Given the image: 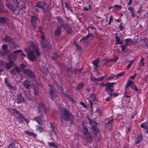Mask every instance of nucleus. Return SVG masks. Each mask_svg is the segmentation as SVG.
Listing matches in <instances>:
<instances>
[{
	"instance_id": "nucleus-30",
	"label": "nucleus",
	"mask_w": 148,
	"mask_h": 148,
	"mask_svg": "<svg viewBox=\"0 0 148 148\" xmlns=\"http://www.w3.org/2000/svg\"><path fill=\"white\" fill-rule=\"evenodd\" d=\"M23 85L25 88L27 89H28L29 88V87L30 86L29 82L27 80L24 81L23 82Z\"/></svg>"
},
{
	"instance_id": "nucleus-43",
	"label": "nucleus",
	"mask_w": 148,
	"mask_h": 148,
	"mask_svg": "<svg viewBox=\"0 0 148 148\" xmlns=\"http://www.w3.org/2000/svg\"><path fill=\"white\" fill-rule=\"evenodd\" d=\"M106 77V76L105 75V76H102L101 77H100L97 78V81L100 82V81H102L103 80V79Z\"/></svg>"
},
{
	"instance_id": "nucleus-59",
	"label": "nucleus",
	"mask_w": 148,
	"mask_h": 148,
	"mask_svg": "<svg viewBox=\"0 0 148 148\" xmlns=\"http://www.w3.org/2000/svg\"><path fill=\"white\" fill-rule=\"evenodd\" d=\"M128 9L130 12H132L134 11V9L132 7H129Z\"/></svg>"
},
{
	"instance_id": "nucleus-56",
	"label": "nucleus",
	"mask_w": 148,
	"mask_h": 148,
	"mask_svg": "<svg viewBox=\"0 0 148 148\" xmlns=\"http://www.w3.org/2000/svg\"><path fill=\"white\" fill-rule=\"evenodd\" d=\"M14 145V142H12L10 143L9 146L8 147V148H13Z\"/></svg>"
},
{
	"instance_id": "nucleus-12",
	"label": "nucleus",
	"mask_w": 148,
	"mask_h": 148,
	"mask_svg": "<svg viewBox=\"0 0 148 148\" xmlns=\"http://www.w3.org/2000/svg\"><path fill=\"white\" fill-rule=\"evenodd\" d=\"M66 32L69 34H71L72 32V27L68 23L65 24L64 27Z\"/></svg>"
},
{
	"instance_id": "nucleus-60",
	"label": "nucleus",
	"mask_w": 148,
	"mask_h": 148,
	"mask_svg": "<svg viewBox=\"0 0 148 148\" xmlns=\"http://www.w3.org/2000/svg\"><path fill=\"white\" fill-rule=\"evenodd\" d=\"M127 83L130 85H133V84L134 83L133 82L132 80H130L127 81Z\"/></svg>"
},
{
	"instance_id": "nucleus-20",
	"label": "nucleus",
	"mask_w": 148,
	"mask_h": 148,
	"mask_svg": "<svg viewBox=\"0 0 148 148\" xmlns=\"http://www.w3.org/2000/svg\"><path fill=\"white\" fill-rule=\"evenodd\" d=\"M3 40L8 42H11L13 41V38L12 37L8 35H6L3 38Z\"/></svg>"
},
{
	"instance_id": "nucleus-49",
	"label": "nucleus",
	"mask_w": 148,
	"mask_h": 148,
	"mask_svg": "<svg viewBox=\"0 0 148 148\" xmlns=\"http://www.w3.org/2000/svg\"><path fill=\"white\" fill-rule=\"evenodd\" d=\"M10 75H16V73L15 71H14V68L11 70L10 72Z\"/></svg>"
},
{
	"instance_id": "nucleus-22",
	"label": "nucleus",
	"mask_w": 148,
	"mask_h": 148,
	"mask_svg": "<svg viewBox=\"0 0 148 148\" xmlns=\"http://www.w3.org/2000/svg\"><path fill=\"white\" fill-rule=\"evenodd\" d=\"M113 123V119H112L110 121L108 122L106 124V126L108 127V129L111 130L112 127V125Z\"/></svg>"
},
{
	"instance_id": "nucleus-9",
	"label": "nucleus",
	"mask_w": 148,
	"mask_h": 148,
	"mask_svg": "<svg viewBox=\"0 0 148 148\" xmlns=\"http://www.w3.org/2000/svg\"><path fill=\"white\" fill-rule=\"evenodd\" d=\"M30 20L32 25L33 27L34 30H35L37 27V22L38 18L36 16L34 15H32L31 16Z\"/></svg>"
},
{
	"instance_id": "nucleus-17",
	"label": "nucleus",
	"mask_w": 148,
	"mask_h": 148,
	"mask_svg": "<svg viewBox=\"0 0 148 148\" xmlns=\"http://www.w3.org/2000/svg\"><path fill=\"white\" fill-rule=\"evenodd\" d=\"M56 18L58 22L60 24V26L63 27L65 23H64V21L62 18L60 16H57Z\"/></svg>"
},
{
	"instance_id": "nucleus-6",
	"label": "nucleus",
	"mask_w": 148,
	"mask_h": 148,
	"mask_svg": "<svg viewBox=\"0 0 148 148\" xmlns=\"http://www.w3.org/2000/svg\"><path fill=\"white\" fill-rule=\"evenodd\" d=\"M37 108L38 112L39 114H42L44 112L46 113L48 110L47 106L42 103H39Z\"/></svg>"
},
{
	"instance_id": "nucleus-11",
	"label": "nucleus",
	"mask_w": 148,
	"mask_h": 148,
	"mask_svg": "<svg viewBox=\"0 0 148 148\" xmlns=\"http://www.w3.org/2000/svg\"><path fill=\"white\" fill-rule=\"evenodd\" d=\"M62 28L60 25H58L54 32V36H60L62 34Z\"/></svg>"
},
{
	"instance_id": "nucleus-41",
	"label": "nucleus",
	"mask_w": 148,
	"mask_h": 148,
	"mask_svg": "<svg viewBox=\"0 0 148 148\" xmlns=\"http://www.w3.org/2000/svg\"><path fill=\"white\" fill-rule=\"evenodd\" d=\"M130 87L135 92L138 91V90L135 85H132L130 86Z\"/></svg>"
},
{
	"instance_id": "nucleus-50",
	"label": "nucleus",
	"mask_w": 148,
	"mask_h": 148,
	"mask_svg": "<svg viewBox=\"0 0 148 148\" xmlns=\"http://www.w3.org/2000/svg\"><path fill=\"white\" fill-rule=\"evenodd\" d=\"M147 40L146 38H143L141 39L140 40V42H141V44H143V43H145L146 42V40Z\"/></svg>"
},
{
	"instance_id": "nucleus-47",
	"label": "nucleus",
	"mask_w": 148,
	"mask_h": 148,
	"mask_svg": "<svg viewBox=\"0 0 148 148\" xmlns=\"http://www.w3.org/2000/svg\"><path fill=\"white\" fill-rule=\"evenodd\" d=\"M5 66L6 69H10L12 66V64H10L8 63H6Z\"/></svg>"
},
{
	"instance_id": "nucleus-21",
	"label": "nucleus",
	"mask_w": 148,
	"mask_h": 148,
	"mask_svg": "<svg viewBox=\"0 0 148 148\" xmlns=\"http://www.w3.org/2000/svg\"><path fill=\"white\" fill-rule=\"evenodd\" d=\"M140 127L145 130L148 129V121L144 122L141 124Z\"/></svg>"
},
{
	"instance_id": "nucleus-64",
	"label": "nucleus",
	"mask_w": 148,
	"mask_h": 148,
	"mask_svg": "<svg viewBox=\"0 0 148 148\" xmlns=\"http://www.w3.org/2000/svg\"><path fill=\"white\" fill-rule=\"evenodd\" d=\"M112 98V97H111V96H110L109 97H108L106 98L105 100L106 101H109L110 100V99Z\"/></svg>"
},
{
	"instance_id": "nucleus-34",
	"label": "nucleus",
	"mask_w": 148,
	"mask_h": 148,
	"mask_svg": "<svg viewBox=\"0 0 148 148\" xmlns=\"http://www.w3.org/2000/svg\"><path fill=\"white\" fill-rule=\"evenodd\" d=\"M14 71L16 72V73L18 74L21 72V70L20 69L19 67L18 66H16L14 68Z\"/></svg>"
},
{
	"instance_id": "nucleus-24",
	"label": "nucleus",
	"mask_w": 148,
	"mask_h": 148,
	"mask_svg": "<svg viewBox=\"0 0 148 148\" xmlns=\"http://www.w3.org/2000/svg\"><path fill=\"white\" fill-rule=\"evenodd\" d=\"M5 82L6 84L8 86V87L11 90H16V88L14 86H12L5 79Z\"/></svg>"
},
{
	"instance_id": "nucleus-38",
	"label": "nucleus",
	"mask_w": 148,
	"mask_h": 148,
	"mask_svg": "<svg viewBox=\"0 0 148 148\" xmlns=\"http://www.w3.org/2000/svg\"><path fill=\"white\" fill-rule=\"evenodd\" d=\"M143 7L141 5H140V7L137 11V13L138 14H140V13L143 12L144 10L142 9Z\"/></svg>"
},
{
	"instance_id": "nucleus-1",
	"label": "nucleus",
	"mask_w": 148,
	"mask_h": 148,
	"mask_svg": "<svg viewBox=\"0 0 148 148\" xmlns=\"http://www.w3.org/2000/svg\"><path fill=\"white\" fill-rule=\"evenodd\" d=\"M29 49H24L25 51L27 53L28 58L29 60L33 62L38 58L40 55L39 49L35 44L31 40L28 41Z\"/></svg>"
},
{
	"instance_id": "nucleus-40",
	"label": "nucleus",
	"mask_w": 148,
	"mask_h": 148,
	"mask_svg": "<svg viewBox=\"0 0 148 148\" xmlns=\"http://www.w3.org/2000/svg\"><path fill=\"white\" fill-rule=\"evenodd\" d=\"M48 145L51 147H57V145L56 144L54 143L48 142Z\"/></svg>"
},
{
	"instance_id": "nucleus-7",
	"label": "nucleus",
	"mask_w": 148,
	"mask_h": 148,
	"mask_svg": "<svg viewBox=\"0 0 148 148\" xmlns=\"http://www.w3.org/2000/svg\"><path fill=\"white\" fill-rule=\"evenodd\" d=\"M48 135L50 136H52L53 134L55 135L56 134L57 130L53 124L51 123L50 126L48 127Z\"/></svg>"
},
{
	"instance_id": "nucleus-58",
	"label": "nucleus",
	"mask_w": 148,
	"mask_h": 148,
	"mask_svg": "<svg viewBox=\"0 0 148 148\" xmlns=\"http://www.w3.org/2000/svg\"><path fill=\"white\" fill-rule=\"evenodd\" d=\"M126 46L125 45V46L124 45H121V50L123 51H124L125 50L126 47Z\"/></svg>"
},
{
	"instance_id": "nucleus-46",
	"label": "nucleus",
	"mask_w": 148,
	"mask_h": 148,
	"mask_svg": "<svg viewBox=\"0 0 148 148\" xmlns=\"http://www.w3.org/2000/svg\"><path fill=\"white\" fill-rule=\"evenodd\" d=\"M144 60V59L142 57L140 60V62L139 63V66H143L144 65V63L143 62Z\"/></svg>"
},
{
	"instance_id": "nucleus-32",
	"label": "nucleus",
	"mask_w": 148,
	"mask_h": 148,
	"mask_svg": "<svg viewBox=\"0 0 148 148\" xmlns=\"http://www.w3.org/2000/svg\"><path fill=\"white\" fill-rule=\"evenodd\" d=\"M116 44L121 45L123 43V42L121 41L119 37L118 36H116L115 38Z\"/></svg>"
},
{
	"instance_id": "nucleus-3",
	"label": "nucleus",
	"mask_w": 148,
	"mask_h": 148,
	"mask_svg": "<svg viewBox=\"0 0 148 148\" xmlns=\"http://www.w3.org/2000/svg\"><path fill=\"white\" fill-rule=\"evenodd\" d=\"M12 1L15 4L16 10L17 11L25 9L26 8L25 3L21 0H12Z\"/></svg>"
},
{
	"instance_id": "nucleus-5",
	"label": "nucleus",
	"mask_w": 148,
	"mask_h": 148,
	"mask_svg": "<svg viewBox=\"0 0 148 148\" xmlns=\"http://www.w3.org/2000/svg\"><path fill=\"white\" fill-rule=\"evenodd\" d=\"M88 119L89 121L88 123L91 126L94 133L96 134L99 132V130L97 127L98 123L95 121L91 119L89 117H88Z\"/></svg>"
},
{
	"instance_id": "nucleus-8",
	"label": "nucleus",
	"mask_w": 148,
	"mask_h": 148,
	"mask_svg": "<svg viewBox=\"0 0 148 148\" xmlns=\"http://www.w3.org/2000/svg\"><path fill=\"white\" fill-rule=\"evenodd\" d=\"M114 82H107V83L104 85L106 87V90L108 92V94L112 92L114 90L113 89V86L114 84Z\"/></svg>"
},
{
	"instance_id": "nucleus-54",
	"label": "nucleus",
	"mask_w": 148,
	"mask_h": 148,
	"mask_svg": "<svg viewBox=\"0 0 148 148\" xmlns=\"http://www.w3.org/2000/svg\"><path fill=\"white\" fill-rule=\"evenodd\" d=\"M20 67L21 69H23H23H24V68H25L26 67V66L24 64L22 63L20 64Z\"/></svg>"
},
{
	"instance_id": "nucleus-39",
	"label": "nucleus",
	"mask_w": 148,
	"mask_h": 148,
	"mask_svg": "<svg viewBox=\"0 0 148 148\" xmlns=\"http://www.w3.org/2000/svg\"><path fill=\"white\" fill-rule=\"evenodd\" d=\"M108 94L110 95L111 97L112 98L118 96L119 94L118 93L110 92Z\"/></svg>"
},
{
	"instance_id": "nucleus-31",
	"label": "nucleus",
	"mask_w": 148,
	"mask_h": 148,
	"mask_svg": "<svg viewBox=\"0 0 148 148\" xmlns=\"http://www.w3.org/2000/svg\"><path fill=\"white\" fill-rule=\"evenodd\" d=\"M83 133L84 135L85 136H89V134L88 132V129L86 127H84V128Z\"/></svg>"
},
{
	"instance_id": "nucleus-37",
	"label": "nucleus",
	"mask_w": 148,
	"mask_h": 148,
	"mask_svg": "<svg viewBox=\"0 0 148 148\" xmlns=\"http://www.w3.org/2000/svg\"><path fill=\"white\" fill-rule=\"evenodd\" d=\"M1 49L4 51L8 52V45L5 44L3 45L1 47Z\"/></svg>"
},
{
	"instance_id": "nucleus-36",
	"label": "nucleus",
	"mask_w": 148,
	"mask_h": 148,
	"mask_svg": "<svg viewBox=\"0 0 148 148\" xmlns=\"http://www.w3.org/2000/svg\"><path fill=\"white\" fill-rule=\"evenodd\" d=\"M84 87V84L82 83H80L78 84L77 87V90H80L82 89Z\"/></svg>"
},
{
	"instance_id": "nucleus-42",
	"label": "nucleus",
	"mask_w": 148,
	"mask_h": 148,
	"mask_svg": "<svg viewBox=\"0 0 148 148\" xmlns=\"http://www.w3.org/2000/svg\"><path fill=\"white\" fill-rule=\"evenodd\" d=\"M125 74V73L124 72H122L120 73L117 74L116 75H115V77L117 78H118L119 77H121Z\"/></svg>"
},
{
	"instance_id": "nucleus-15",
	"label": "nucleus",
	"mask_w": 148,
	"mask_h": 148,
	"mask_svg": "<svg viewBox=\"0 0 148 148\" xmlns=\"http://www.w3.org/2000/svg\"><path fill=\"white\" fill-rule=\"evenodd\" d=\"M25 102L24 98L22 96L21 93H19L17 96V103L19 104Z\"/></svg>"
},
{
	"instance_id": "nucleus-25",
	"label": "nucleus",
	"mask_w": 148,
	"mask_h": 148,
	"mask_svg": "<svg viewBox=\"0 0 148 148\" xmlns=\"http://www.w3.org/2000/svg\"><path fill=\"white\" fill-rule=\"evenodd\" d=\"M42 10L43 12H48L49 10V5L47 4L45 2V4L44 5L43 7L42 8Z\"/></svg>"
},
{
	"instance_id": "nucleus-35",
	"label": "nucleus",
	"mask_w": 148,
	"mask_h": 148,
	"mask_svg": "<svg viewBox=\"0 0 148 148\" xmlns=\"http://www.w3.org/2000/svg\"><path fill=\"white\" fill-rule=\"evenodd\" d=\"M124 94L125 95H131L132 93L131 91L129 90V89H125Z\"/></svg>"
},
{
	"instance_id": "nucleus-26",
	"label": "nucleus",
	"mask_w": 148,
	"mask_h": 148,
	"mask_svg": "<svg viewBox=\"0 0 148 148\" xmlns=\"http://www.w3.org/2000/svg\"><path fill=\"white\" fill-rule=\"evenodd\" d=\"M125 40L126 43L125 45L126 46L131 45L133 42L132 40L130 38L126 39Z\"/></svg>"
},
{
	"instance_id": "nucleus-51",
	"label": "nucleus",
	"mask_w": 148,
	"mask_h": 148,
	"mask_svg": "<svg viewBox=\"0 0 148 148\" xmlns=\"http://www.w3.org/2000/svg\"><path fill=\"white\" fill-rule=\"evenodd\" d=\"M79 104L81 105L82 106L85 108H87V107L86 104L84 103L83 101H81L79 103Z\"/></svg>"
},
{
	"instance_id": "nucleus-28",
	"label": "nucleus",
	"mask_w": 148,
	"mask_h": 148,
	"mask_svg": "<svg viewBox=\"0 0 148 148\" xmlns=\"http://www.w3.org/2000/svg\"><path fill=\"white\" fill-rule=\"evenodd\" d=\"M96 100V98L95 94H91L90 95V99H89V102H92L93 101H95Z\"/></svg>"
},
{
	"instance_id": "nucleus-13",
	"label": "nucleus",
	"mask_w": 148,
	"mask_h": 148,
	"mask_svg": "<svg viewBox=\"0 0 148 148\" xmlns=\"http://www.w3.org/2000/svg\"><path fill=\"white\" fill-rule=\"evenodd\" d=\"M5 5L9 10H11L13 13L15 14V12H16L17 10H16V6L14 7L13 4L6 3Z\"/></svg>"
},
{
	"instance_id": "nucleus-27",
	"label": "nucleus",
	"mask_w": 148,
	"mask_h": 148,
	"mask_svg": "<svg viewBox=\"0 0 148 148\" xmlns=\"http://www.w3.org/2000/svg\"><path fill=\"white\" fill-rule=\"evenodd\" d=\"M19 115V116L18 117V121L21 123H23V118H24V115L21 114L19 112V114H18Z\"/></svg>"
},
{
	"instance_id": "nucleus-4",
	"label": "nucleus",
	"mask_w": 148,
	"mask_h": 148,
	"mask_svg": "<svg viewBox=\"0 0 148 148\" xmlns=\"http://www.w3.org/2000/svg\"><path fill=\"white\" fill-rule=\"evenodd\" d=\"M41 45L43 49H45L47 51L51 50L52 46L48 39L42 40L41 41Z\"/></svg>"
},
{
	"instance_id": "nucleus-62",
	"label": "nucleus",
	"mask_w": 148,
	"mask_h": 148,
	"mask_svg": "<svg viewBox=\"0 0 148 148\" xmlns=\"http://www.w3.org/2000/svg\"><path fill=\"white\" fill-rule=\"evenodd\" d=\"M22 52V50H18L15 51L13 52V54L15 53H21Z\"/></svg>"
},
{
	"instance_id": "nucleus-19",
	"label": "nucleus",
	"mask_w": 148,
	"mask_h": 148,
	"mask_svg": "<svg viewBox=\"0 0 148 148\" xmlns=\"http://www.w3.org/2000/svg\"><path fill=\"white\" fill-rule=\"evenodd\" d=\"M45 2L44 1H38L36 3L35 7L40 8H42L45 4Z\"/></svg>"
},
{
	"instance_id": "nucleus-14",
	"label": "nucleus",
	"mask_w": 148,
	"mask_h": 148,
	"mask_svg": "<svg viewBox=\"0 0 148 148\" xmlns=\"http://www.w3.org/2000/svg\"><path fill=\"white\" fill-rule=\"evenodd\" d=\"M23 71L24 74H27L28 77L31 78L34 77V74L31 70L27 69H23Z\"/></svg>"
},
{
	"instance_id": "nucleus-18",
	"label": "nucleus",
	"mask_w": 148,
	"mask_h": 148,
	"mask_svg": "<svg viewBox=\"0 0 148 148\" xmlns=\"http://www.w3.org/2000/svg\"><path fill=\"white\" fill-rule=\"evenodd\" d=\"M50 97L51 99L54 100L58 97L56 93L54 90L51 89L49 92Z\"/></svg>"
},
{
	"instance_id": "nucleus-55",
	"label": "nucleus",
	"mask_w": 148,
	"mask_h": 148,
	"mask_svg": "<svg viewBox=\"0 0 148 148\" xmlns=\"http://www.w3.org/2000/svg\"><path fill=\"white\" fill-rule=\"evenodd\" d=\"M113 20V18H112V16L111 15L110 16L109 18V22L108 23V24L109 25H111V21Z\"/></svg>"
},
{
	"instance_id": "nucleus-53",
	"label": "nucleus",
	"mask_w": 148,
	"mask_h": 148,
	"mask_svg": "<svg viewBox=\"0 0 148 148\" xmlns=\"http://www.w3.org/2000/svg\"><path fill=\"white\" fill-rule=\"evenodd\" d=\"M90 79L91 81H94L95 82L97 81V78L95 77L91 76L90 77Z\"/></svg>"
},
{
	"instance_id": "nucleus-16",
	"label": "nucleus",
	"mask_w": 148,
	"mask_h": 148,
	"mask_svg": "<svg viewBox=\"0 0 148 148\" xmlns=\"http://www.w3.org/2000/svg\"><path fill=\"white\" fill-rule=\"evenodd\" d=\"M99 62V58H97L92 62V63L94 66L93 69L94 70L97 71L98 70V68L99 67L98 63Z\"/></svg>"
},
{
	"instance_id": "nucleus-48",
	"label": "nucleus",
	"mask_w": 148,
	"mask_h": 148,
	"mask_svg": "<svg viewBox=\"0 0 148 148\" xmlns=\"http://www.w3.org/2000/svg\"><path fill=\"white\" fill-rule=\"evenodd\" d=\"M134 62L133 60H130L129 62V63L127 67V68L128 69Z\"/></svg>"
},
{
	"instance_id": "nucleus-33",
	"label": "nucleus",
	"mask_w": 148,
	"mask_h": 148,
	"mask_svg": "<svg viewBox=\"0 0 148 148\" xmlns=\"http://www.w3.org/2000/svg\"><path fill=\"white\" fill-rule=\"evenodd\" d=\"M36 130L39 131L40 133H41L43 131V129L39 125H37L36 128Z\"/></svg>"
},
{
	"instance_id": "nucleus-61",
	"label": "nucleus",
	"mask_w": 148,
	"mask_h": 148,
	"mask_svg": "<svg viewBox=\"0 0 148 148\" xmlns=\"http://www.w3.org/2000/svg\"><path fill=\"white\" fill-rule=\"evenodd\" d=\"M122 24V23H121L120 24V25L119 26V28L120 30H123V26L121 25Z\"/></svg>"
},
{
	"instance_id": "nucleus-57",
	"label": "nucleus",
	"mask_w": 148,
	"mask_h": 148,
	"mask_svg": "<svg viewBox=\"0 0 148 148\" xmlns=\"http://www.w3.org/2000/svg\"><path fill=\"white\" fill-rule=\"evenodd\" d=\"M88 7L89 8H88L85 7H83V9L85 11H88L89 10V9H90V5H89Z\"/></svg>"
},
{
	"instance_id": "nucleus-52",
	"label": "nucleus",
	"mask_w": 148,
	"mask_h": 148,
	"mask_svg": "<svg viewBox=\"0 0 148 148\" xmlns=\"http://www.w3.org/2000/svg\"><path fill=\"white\" fill-rule=\"evenodd\" d=\"M64 4L65 5V6L66 7V8L69 10L71 12L72 11V10L70 9L69 7L68 6V3L67 2H64Z\"/></svg>"
},
{
	"instance_id": "nucleus-10",
	"label": "nucleus",
	"mask_w": 148,
	"mask_h": 148,
	"mask_svg": "<svg viewBox=\"0 0 148 148\" xmlns=\"http://www.w3.org/2000/svg\"><path fill=\"white\" fill-rule=\"evenodd\" d=\"M34 120L36 121L39 125H42L45 121V118L43 115H40L34 118Z\"/></svg>"
},
{
	"instance_id": "nucleus-44",
	"label": "nucleus",
	"mask_w": 148,
	"mask_h": 148,
	"mask_svg": "<svg viewBox=\"0 0 148 148\" xmlns=\"http://www.w3.org/2000/svg\"><path fill=\"white\" fill-rule=\"evenodd\" d=\"M6 22V19L3 17H1L0 18V23L1 24H4Z\"/></svg>"
},
{
	"instance_id": "nucleus-29",
	"label": "nucleus",
	"mask_w": 148,
	"mask_h": 148,
	"mask_svg": "<svg viewBox=\"0 0 148 148\" xmlns=\"http://www.w3.org/2000/svg\"><path fill=\"white\" fill-rule=\"evenodd\" d=\"M25 132L26 134H28L29 135L32 136L33 138H35L36 137V134L33 132H31L28 130L25 131Z\"/></svg>"
},
{
	"instance_id": "nucleus-23",
	"label": "nucleus",
	"mask_w": 148,
	"mask_h": 148,
	"mask_svg": "<svg viewBox=\"0 0 148 148\" xmlns=\"http://www.w3.org/2000/svg\"><path fill=\"white\" fill-rule=\"evenodd\" d=\"M8 110L12 114H14L15 113L17 114H19V112L18 111L12 108H9L8 109Z\"/></svg>"
},
{
	"instance_id": "nucleus-63",
	"label": "nucleus",
	"mask_w": 148,
	"mask_h": 148,
	"mask_svg": "<svg viewBox=\"0 0 148 148\" xmlns=\"http://www.w3.org/2000/svg\"><path fill=\"white\" fill-rule=\"evenodd\" d=\"M66 97L69 99L71 100L72 99V98L70 95H67V94H66Z\"/></svg>"
},
{
	"instance_id": "nucleus-45",
	"label": "nucleus",
	"mask_w": 148,
	"mask_h": 148,
	"mask_svg": "<svg viewBox=\"0 0 148 148\" xmlns=\"http://www.w3.org/2000/svg\"><path fill=\"white\" fill-rule=\"evenodd\" d=\"M8 53V51H0V56H4L6 55Z\"/></svg>"
},
{
	"instance_id": "nucleus-2",
	"label": "nucleus",
	"mask_w": 148,
	"mask_h": 148,
	"mask_svg": "<svg viewBox=\"0 0 148 148\" xmlns=\"http://www.w3.org/2000/svg\"><path fill=\"white\" fill-rule=\"evenodd\" d=\"M59 118L62 123H64L65 121H69L70 123L72 124L74 120V116L68 110L63 108L61 111Z\"/></svg>"
}]
</instances>
